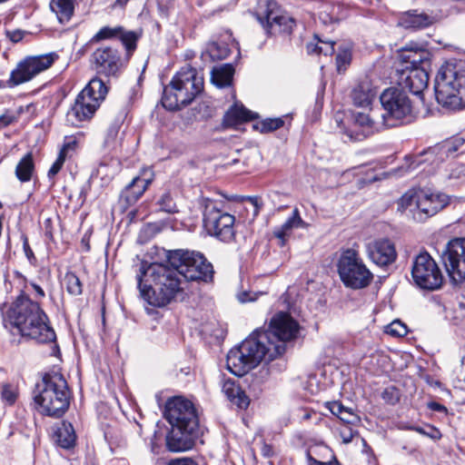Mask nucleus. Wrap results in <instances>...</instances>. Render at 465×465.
<instances>
[{
	"label": "nucleus",
	"instance_id": "09e8293b",
	"mask_svg": "<svg viewBox=\"0 0 465 465\" xmlns=\"http://www.w3.org/2000/svg\"><path fill=\"white\" fill-rule=\"evenodd\" d=\"M208 51L211 57L217 60L225 59L230 54V49L227 45L223 44L220 45L218 43H212L209 45Z\"/></svg>",
	"mask_w": 465,
	"mask_h": 465
},
{
	"label": "nucleus",
	"instance_id": "dca6fc26",
	"mask_svg": "<svg viewBox=\"0 0 465 465\" xmlns=\"http://www.w3.org/2000/svg\"><path fill=\"white\" fill-rule=\"evenodd\" d=\"M58 58L55 53L26 56L12 70V82L19 85L31 81L40 73L47 70Z\"/></svg>",
	"mask_w": 465,
	"mask_h": 465
},
{
	"label": "nucleus",
	"instance_id": "79ce46f5",
	"mask_svg": "<svg viewBox=\"0 0 465 465\" xmlns=\"http://www.w3.org/2000/svg\"><path fill=\"white\" fill-rule=\"evenodd\" d=\"M64 284L67 292L78 296L83 292V284L80 279L72 272H67L64 277Z\"/></svg>",
	"mask_w": 465,
	"mask_h": 465
},
{
	"label": "nucleus",
	"instance_id": "603ef678",
	"mask_svg": "<svg viewBox=\"0 0 465 465\" xmlns=\"http://www.w3.org/2000/svg\"><path fill=\"white\" fill-rule=\"evenodd\" d=\"M158 204L160 206V210L165 213H173L176 212V204L168 193H165L161 196L158 201Z\"/></svg>",
	"mask_w": 465,
	"mask_h": 465
},
{
	"label": "nucleus",
	"instance_id": "b1692460",
	"mask_svg": "<svg viewBox=\"0 0 465 465\" xmlns=\"http://www.w3.org/2000/svg\"><path fill=\"white\" fill-rule=\"evenodd\" d=\"M435 21L432 15L414 9L402 13L398 19V25L405 29L417 31L432 25Z\"/></svg>",
	"mask_w": 465,
	"mask_h": 465
},
{
	"label": "nucleus",
	"instance_id": "58836bf2",
	"mask_svg": "<svg viewBox=\"0 0 465 465\" xmlns=\"http://www.w3.org/2000/svg\"><path fill=\"white\" fill-rule=\"evenodd\" d=\"M116 39V27L103 26L93 37L85 44L84 48L90 50L94 45H104L107 41H114Z\"/></svg>",
	"mask_w": 465,
	"mask_h": 465
},
{
	"label": "nucleus",
	"instance_id": "20e7f679",
	"mask_svg": "<svg viewBox=\"0 0 465 465\" xmlns=\"http://www.w3.org/2000/svg\"><path fill=\"white\" fill-rule=\"evenodd\" d=\"M39 411L46 416L60 418L67 411L70 392L64 376L58 372L45 373L33 391Z\"/></svg>",
	"mask_w": 465,
	"mask_h": 465
},
{
	"label": "nucleus",
	"instance_id": "e433bc0d",
	"mask_svg": "<svg viewBox=\"0 0 465 465\" xmlns=\"http://www.w3.org/2000/svg\"><path fill=\"white\" fill-rule=\"evenodd\" d=\"M418 190H409L398 201V211L414 219L418 209Z\"/></svg>",
	"mask_w": 465,
	"mask_h": 465
},
{
	"label": "nucleus",
	"instance_id": "5701e85b",
	"mask_svg": "<svg viewBox=\"0 0 465 465\" xmlns=\"http://www.w3.org/2000/svg\"><path fill=\"white\" fill-rule=\"evenodd\" d=\"M354 126L352 130L346 131L351 141H359L379 132L383 126L381 122L372 119L369 114L357 113L353 114Z\"/></svg>",
	"mask_w": 465,
	"mask_h": 465
},
{
	"label": "nucleus",
	"instance_id": "774afa93",
	"mask_svg": "<svg viewBox=\"0 0 465 465\" xmlns=\"http://www.w3.org/2000/svg\"><path fill=\"white\" fill-rule=\"evenodd\" d=\"M7 34H8L10 40L14 43H17L20 40H22V38H23V33L21 31H13V32H8Z\"/></svg>",
	"mask_w": 465,
	"mask_h": 465
},
{
	"label": "nucleus",
	"instance_id": "c756f323",
	"mask_svg": "<svg viewBox=\"0 0 465 465\" xmlns=\"http://www.w3.org/2000/svg\"><path fill=\"white\" fill-rule=\"evenodd\" d=\"M222 391L227 399L240 409H246L249 406V398L233 380H224Z\"/></svg>",
	"mask_w": 465,
	"mask_h": 465
},
{
	"label": "nucleus",
	"instance_id": "69168bd1",
	"mask_svg": "<svg viewBox=\"0 0 465 465\" xmlns=\"http://www.w3.org/2000/svg\"><path fill=\"white\" fill-rule=\"evenodd\" d=\"M168 465H197L192 459H176L168 463Z\"/></svg>",
	"mask_w": 465,
	"mask_h": 465
},
{
	"label": "nucleus",
	"instance_id": "ddd939ff",
	"mask_svg": "<svg viewBox=\"0 0 465 465\" xmlns=\"http://www.w3.org/2000/svg\"><path fill=\"white\" fill-rule=\"evenodd\" d=\"M164 416L172 426L189 430L199 428L198 413L193 402L182 396L167 401Z\"/></svg>",
	"mask_w": 465,
	"mask_h": 465
},
{
	"label": "nucleus",
	"instance_id": "4468645a",
	"mask_svg": "<svg viewBox=\"0 0 465 465\" xmlns=\"http://www.w3.org/2000/svg\"><path fill=\"white\" fill-rule=\"evenodd\" d=\"M411 275L414 282L425 290H437L443 282L440 269L428 252H421L415 257Z\"/></svg>",
	"mask_w": 465,
	"mask_h": 465
},
{
	"label": "nucleus",
	"instance_id": "c03bdc74",
	"mask_svg": "<svg viewBox=\"0 0 465 465\" xmlns=\"http://www.w3.org/2000/svg\"><path fill=\"white\" fill-rule=\"evenodd\" d=\"M284 124L283 117L267 118L258 123L254 127L261 133H270L280 129Z\"/></svg>",
	"mask_w": 465,
	"mask_h": 465
},
{
	"label": "nucleus",
	"instance_id": "0e129e2a",
	"mask_svg": "<svg viewBox=\"0 0 465 465\" xmlns=\"http://www.w3.org/2000/svg\"><path fill=\"white\" fill-rule=\"evenodd\" d=\"M306 456L309 460V465H340L337 461H335V462H321V461L317 460L316 459H314L311 455V450H308L306 452Z\"/></svg>",
	"mask_w": 465,
	"mask_h": 465
},
{
	"label": "nucleus",
	"instance_id": "a211bd4d",
	"mask_svg": "<svg viewBox=\"0 0 465 465\" xmlns=\"http://www.w3.org/2000/svg\"><path fill=\"white\" fill-rule=\"evenodd\" d=\"M417 201L418 209L414 214V220L422 222L445 208L450 203V197L440 192L419 189Z\"/></svg>",
	"mask_w": 465,
	"mask_h": 465
},
{
	"label": "nucleus",
	"instance_id": "39448f33",
	"mask_svg": "<svg viewBox=\"0 0 465 465\" xmlns=\"http://www.w3.org/2000/svg\"><path fill=\"white\" fill-rule=\"evenodd\" d=\"M435 97L443 107L465 108V64L446 63L435 78Z\"/></svg>",
	"mask_w": 465,
	"mask_h": 465
},
{
	"label": "nucleus",
	"instance_id": "0eeeda50",
	"mask_svg": "<svg viewBox=\"0 0 465 465\" xmlns=\"http://www.w3.org/2000/svg\"><path fill=\"white\" fill-rule=\"evenodd\" d=\"M336 267L339 277L346 288L361 290L373 281V273L355 248L342 249Z\"/></svg>",
	"mask_w": 465,
	"mask_h": 465
},
{
	"label": "nucleus",
	"instance_id": "412c9836",
	"mask_svg": "<svg viewBox=\"0 0 465 465\" xmlns=\"http://www.w3.org/2000/svg\"><path fill=\"white\" fill-rule=\"evenodd\" d=\"M98 74L105 76L116 74V48L114 45H102L92 54Z\"/></svg>",
	"mask_w": 465,
	"mask_h": 465
},
{
	"label": "nucleus",
	"instance_id": "7ed1b4c3",
	"mask_svg": "<svg viewBox=\"0 0 465 465\" xmlns=\"http://www.w3.org/2000/svg\"><path fill=\"white\" fill-rule=\"evenodd\" d=\"M270 334L255 330L242 343L230 350L227 369L235 376H243L262 361L269 362L282 355V345H272Z\"/></svg>",
	"mask_w": 465,
	"mask_h": 465
},
{
	"label": "nucleus",
	"instance_id": "ea45409f",
	"mask_svg": "<svg viewBox=\"0 0 465 465\" xmlns=\"http://www.w3.org/2000/svg\"><path fill=\"white\" fill-rule=\"evenodd\" d=\"M335 43L332 41H324L318 35L309 42L306 45L308 54L331 55L334 52Z\"/></svg>",
	"mask_w": 465,
	"mask_h": 465
},
{
	"label": "nucleus",
	"instance_id": "49530a36",
	"mask_svg": "<svg viewBox=\"0 0 465 465\" xmlns=\"http://www.w3.org/2000/svg\"><path fill=\"white\" fill-rule=\"evenodd\" d=\"M408 430H414L423 436H426L433 440H438L442 437L441 432L436 427L426 424L424 427L420 426H410Z\"/></svg>",
	"mask_w": 465,
	"mask_h": 465
},
{
	"label": "nucleus",
	"instance_id": "13d9d810",
	"mask_svg": "<svg viewBox=\"0 0 465 465\" xmlns=\"http://www.w3.org/2000/svg\"><path fill=\"white\" fill-rule=\"evenodd\" d=\"M21 240L23 242V249H24L26 258L28 259V261L30 262H33V261H35V256L34 254L33 250L31 249V247L29 245L27 236L25 233H22Z\"/></svg>",
	"mask_w": 465,
	"mask_h": 465
},
{
	"label": "nucleus",
	"instance_id": "2eb2a0df",
	"mask_svg": "<svg viewBox=\"0 0 465 465\" xmlns=\"http://www.w3.org/2000/svg\"><path fill=\"white\" fill-rule=\"evenodd\" d=\"M441 258L446 271L454 283L465 281V238L456 237L450 240Z\"/></svg>",
	"mask_w": 465,
	"mask_h": 465
},
{
	"label": "nucleus",
	"instance_id": "473e14b6",
	"mask_svg": "<svg viewBox=\"0 0 465 465\" xmlns=\"http://www.w3.org/2000/svg\"><path fill=\"white\" fill-rule=\"evenodd\" d=\"M256 115L242 104L235 103L224 114L223 123L233 126L245 121L254 119Z\"/></svg>",
	"mask_w": 465,
	"mask_h": 465
},
{
	"label": "nucleus",
	"instance_id": "4be33fe9",
	"mask_svg": "<svg viewBox=\"0 0 465 465\" xmlns=\"http://www.w3.org/2000/svg\"><path fill=\"white\" fill-rule=\"evenodd\" d=\"M198 435V430H183L172 426L166 436V447L170 451L180 452L191 450Z\"/></svg>",
	"mask_w": 465,
	"mask_h": 465
},
{
	"label": "nucleus",
	"instance_id": "bb28decb",
	"mask_svg": "<svg viewBox=\"0 0 465 465\" xmlns=\"http://www.w3.org/2000/svg\"><path fill=\"white\" fill-rule=\"evenodd\" d=\"M400 57L409 67L425 66L427 70L430 67V54L416 44L406 45L402 48Z\"/></svg>",
	"mask_w": 465,
	"mask_h": 465
},
{
	"label": "nucleus",
	"instance_id": "1a4fd4ad",
	"mask_svg": "<svg viewBox=\"0 0 465 465\" xmlns=\"http://www.w3.org/2000/svg\"><path fill=\"white\" fill-rule=\"evenodd\" d=\"M380 101L384 111L381 115L384 127L397 126L411 114V102L406 92L399 87L385 89L380 95Z\"/></svg>",
	"mask_w": 465,
	"mask_h": 465
},
{
	"label": "nucleus",
	"instance_id": "7c9ffc66",
	"mask_svg": "<svg viewBox=\"0 0 465 465\" xmlns=\"http://www.w3.org/2000/svg\"><path fill=\"white\" fill-rule=\"evenodd\" d=\"M141 37V33L134 31H126L123 27L118 26V40L125 49L123 58H118V62L127 63L134 52L136 50L137 42Z\"/></svg>",
	"mask_w": 465,
	"mask_h": 465
},
{
	"label": "nucleus",
	"instance_id": "aec40b11",
	"mask_svg": "<svg viewBox=\"0 0 465 465\" xmlns=\"http://www.w3.org/2000/svg\"><path fill=\"white\" fill-rule=\"evenodd\" d=\"M368 258L378 266L384 267L393 263L397 258L394 243L388 238H379L366 243Z\"/></svg>",
	"mask_w": 465,
	"mask_h": 465
},
{
	"label": "nucleus",
	"instance_id": "f257e3e1",
	"mask_svg": "<svg viewBox=\"0 0 465 465\" xmlns=\"http://www.w3.org/2000/svg\"><path fill=\"white\" fill-rule=\"evenodd\" d=\"M4 322L15 328L26 340L37 343H50L56 340L49 317L39 302L33 301L25 292L11 302L4 315Z\"/></svg>",
	"mask_w": 465,
	"mask_h": 465
},
{
	"label": "nucleus",
	"instance_id": "9b49d317",
	"mask_svg": "<svg viewBox=\"0 0 465 465\" xmlns=\"http://www.w3.org/2000/svg\"><path fill=\"white\" fill-rule=\"evenodd\" d=\"M464 143L465 139L458 136L430 147L428 150L418 155L406 156L404 164L399 169L401 173L400 174L402 175L405 173H409L426 163L430 164H438L439 163L443 162L446 158L453 156Z\"/></svg>",
	"mask_w": 465,
	"mask_h": 465
},
{
	"label": "nucleus",
	"instance_id": "72a5a7b5",
	"mask_svg": "<svg viewBox=\"0 0 465 465\" xmlns=\"http://www.w3.org/2000/svg\"><path fill=\"white\" fill-rule=\"evenodd\" d=\"M116 148V126L112 124L105 132L102 149L104 151V159L101 167L105 166L114 160V153Z\"/></svg>",
	"mask_w": 465,
	"mask_h": 465
},
{
	"label": "nucleus",
	"instance_id": "4c0bfd02",
	"mask_svg": "<svg viewBox=\"0 0 465 465\" xmlns=\"http://www.w3.org/2000/svg\"><path fill=\"white\" fill-rule=\"evenodd\" d=\"M51 10L55 13L60 23L68 22L74 13L73 0H52Z\"/></svg>",
	"mask_w": 465,
	"mask_h": 465
},
{
	"label": "nucleus",
	"instance_id": "37998d69",
	"mask_svg": "<svg viewBox=\"0 0 465 465\" xmlns=\"http://www.w3.org/2000/svg\"><path fill=\"white\" fill-rule=\"evenodd\" d=\"M351 61V47L344 45L339 47V52L336 56L337 70L339 73L344 72Z\"/></svg>",
	"mask_w": 465,
	"mask_h": 465
},
{
	"label": "nucleus",
	"instance_id": "a878e982",
	"mask_svg": "<svg viewBox=\"0 0 465 465\" xmlns=\"http://www.w3.org/2000/svg\"><path fill=\"white\" fill-rule=\"evenodd\" d=\"M310 224L302 220L297 207L292 210V215L280 226L273 230V235L284 246L294 229H308Z\"/></svg>",
	"mask_w": 465,
	"mask_h": 465
},
{
	"label": "nucleus",
	"instance_id": "c9c22d12",
	"mask_svg": "<svg viewBox=\"0 0 465 465\" xmlns=\"http://www.w3.org/2000/svg\"><path fill=\"white\" fill-rule=\"evenodd\" d=\"M149 183V179L134 177L132 183L126 186V189L122 193L121 198L125 197V200L128 203L137 201L146 190Z\"/></svg>",
	"mask_w": 465,
	"mask_h": 465
},
{
	"label": "nucleus",
	"instance_id": "e2e57ef3",
	"mask_svg": "<svg viewBox=\"0 0 465 465\" xmlns=\"http://www.w3.org/2000/svg\"><path fill=\"white\" fill-rule=\"evenodd\" d=\"M394 394H396V390L394 388H388L382 392V398L390 403L394 404L399 400L398 395Z\"/></svg>",
	"mask_w": 465,
	"mask_h": 465
},
{
	"label": "nucleus",
	"instance_id": "680f3d73",
	"mask_svg": "<svg viewBox=\"0 0 465 465\" xmlns=\"http://www.w3.org/2000/svg\"><path fill=\"white\" fill-rule=\"evenodd\" d=\"M104 440L108 443V446H109V449H110L111 452H114V443H115L114 429L112 427L108 426L104 430Z\"/></svg>",
	"mask_w": 465,
	"mask_h": 465
},
{
	"label": "nucleus",
	"instance_id": "cd10ccee",
	"mask_svg": "<svg viewBox=\"0 0 465 465\" xmlns=\"http://www.w3.org/2000/svg\"><path fill=\"white\" fill-rule=\"evenodd\" d=\"M377 95V88L372 82L365 78L359 82L351 90V98L355 106L369 107Z\"/></svg>",
	"mask_w": 465,
	"mask_h": 465
},
{
	"label": "nucleus",
	"instance_id": "6e6d98bb",
	"mask_svg": "<svg viewBox=\"0 0 465 465\" xmlns=\"http://www.w3.org/2000/svg\"><path fill=\"white\" fill-rule=\"evenodd\" d=\"M339 433L342 442L348 444L351 442L354 436L357 434V431L352 430V428L348 425H343L341 428H340Z\"/></svg>",
	"mask_w": 465,
	"mask_h": 465
},
{
	"label": "nucleus",
	"instance_id": "338daca9",
	"mask_svg": "<svg viewBox=\"0 0 465 465\" xmlns=\"http://www.w3.org/2000/svg\"><path fill=\"white\" fill-rule=\"evenodd\" d=\"M14 121H15V116L12 114H4L0 115V124H1L2 128L9 125Z\"/></svg>",
	"mask_w": 465,
	"mask_h": 465
},
{
	"label": "nucleus",
	"instance_id": "423d86ee",
	"mask_svg": "<svg viewBox=\"0 0 465 465\" xmlns=\"http://www.w3.org/2000/svg\"><path fill=\"white\" fill-rule=\"evenodd\" d=\"M203 74L195 68L189 65L183 67L164 88L163 106L174 111L188 105L203 92Z\"/></svg>",
	"mask_w": 465,
	"mask_h": 465
},
{
	"label": "nucleus",
	"instance_id": "4d7b16f0",
	"mask_svg": "<svg viewBox=\"0 0 465 465\" xmlns=\"http://www.w3.org/2000/svg\"><path fill=\"white\" fill-rule=\"evenodd\" d=\"M327 407L330 410V411L333 415L337 416L339 419L341 418V416L344 413V411L347 409L339 401L328 402Z\"/></svg>",
	"mask_w": 465,
	"mask_h": 465
},
{
	"label": "nucleus",
	"instance_id": "6e6552de",
	"mask_svg": "<svg viewBox=\"0 0 465 465\" xmlns=\"http://www.w3.org/2000/svg\"><path fill=\"white\" fill-rule=\"evenodd\" d=\"M166 258L171 266L186 281L208 282L213 279V265L199 252L173 250L167 252Z\"/></svg>",
	"mask_w": 465,
	"mask_h": 465
},
{
	"label": "nucleus",
	"instance_id": "9d476101",
	"mask_svg": "<svg viewBox=\"0 0 465 465\" xmlns=\"http://www.w3.org/2000/svg\"><path fill=\"white\" fill-rule=\"evenodd\" d=\"M256 16L267 35H289L295 26L294 19L283 12L275 0H261Z\"/></svg>",
	"mask_w": 465,
	"mask_h": 465
},
{
	"label": "nucleus",
	"instance_id": "a19ab883",
	"mask_svg": "<svg viewBox=\"0 0 465 465\" xmlns=\"http://www.w3.org/2000/svg\"><path fill=\"white\" fill-rule=\"evenodd\" d=\"M233 68L230 64H224L213 71V82L219 87H224L231 84Z\"/></svg>",
	"mask_w": 465,
	"mask_h": 465
},
{
	"label": "nucleus",
	"instance_id": "6ab92c4d",
	"mask_svg": "<svg viewBox=\"0 0 465 465\" xmlns=\"http://www.w3.org/2000/svg\"><path fill=\"white\" fill-rule=\"evenodd\" d=\"M429 73L425 66L409 67L399 72L398 84L403 91L408 90L415 95H421L428 87Z\"/></svg>",
	"mask_w": 465,
	"mask_h": 465
},
{
	"label": "nucleus",
	"instance_id": "5fc2aeb1",
	"mask_svg": "<svg viewBox=\"0 0 465 465\" xmlns=\"http://www.w3.org/2000/svg\"><path fill=\"white\" fill-rule=\"evenodd\" d=\"M156 226L153 224H146L140 231L138 241L140 242H145L151 239L156 233Z\"/></svg>",
	"mask_w": 465,
	"mask_h": 465
},
{
	"label": "nucleus",
	"instance_id": "052dcab7",
	"mask_svg": "<svg viewBox=\"0 0 465 465\" xmlns=\"http://www.w3.org/2000/svg\"><path fill=\"white\" fill-rule=\"evenodd\" d=\"M76 144H77V141H76V139L74 137H73V136H66L65 140H64V143L63 144V147H62V149L60 150L59 153H64V156L66 157L67 152L70 151V150H74Z\"/></svg>",
	"mask_w": 465,
	"mask_h": 465
},
{
	"label": "nucleus",
	"instance_id": "f3484780",
	"mask_svg": "<svg viewBox=\"0 0 465 465\" xmlns=\"http://www.w3.org/2000/svg\"><path fill=\"white\" fill-rule=\"evenodd\" d=\"M299 323L288 313L279 312L275 313L269 324L266 333L270 334V340L273 341L272 345H282V354L286 351V344L298 337Z\"/></svg>",
	"mask_w": 465,
	"mask_h": 465
},
{
	"label": "nucleus",
	"instance_id": "3c124183",
	"mask_svg": "<svg viewBox=\"0 0 465 465\" xmlns=\"http://www.w3.org/2000/svg\"><path fill=\"white\" fill-rule=\"evenodd\" d=\"M387 334L394 337H403L407 334V327L401 321H393L385 330Z\"/></svg>",
	"mask_w": 465,
	"mask_h": 465
},
{
	"label": "nucleus",
	"instance_id": "bf43d9fd",
	"mask_svg": "<svg viewBox=\"0 0 465 465\" xmlns=\"http://www.w3.org/2000/svg\"><path fill=\"white\" fill-rule=\"evenodd\" d=\"M340 420L346 424H354L359 421V417L351 409L347 408Z\"/></svg>",
	"mask_w": 465,
	"mask_h": 465
},
{
	"label": "nucleus",
	"instance_id": "864d4df0",
	"mask_svg": "<svg viewBox=\"0 0 465 465\" xmlns=\"http://www.w3.org/2000/svg\"><path fill=\"white\" fill-rule=\"evenodd\" d=\"M65 162V156L64 153H59L56 160L50 167L47 176L49 179H53L62 169L64 163Z\"/></svg>",
	"mask_w": 465,
	"mask_h": 465
},
{
	"label": "nucleus",
	"instance_id": "f704fd0d",
	"mask_svg": "<svg viewBox=\"0 0 465 465\" xmlns=\"http://www.w3.org/2000/svg\"><path fill=\"white\" fill-rule=\"evenodd\" d=\"M35 172L34 156L31 152L25 154L15 167V176L21 183H27L32 179Z\"/></svg>",
	"mask_w": 465,
	"mask_h": 465
},
{
	"label": "nucleus",
	"instance_id": "f03ea898",
	"mask_svg": "<svg viewBox=\"0 0 465 465\" xmlns=\"http://www.w3.org/2000/svg\"><path fill=\"white\" fill-rule=\"evenodd\" d=\"M137 280L142 296L154 307L169 304L183 290L177 270L163 263L142 262Z\"/></svg>",
	"mask_w": 465,
	"mask_h": 465
},
{
	"label": "nucleus",
	"instance_id": "393cba45",
	"mask_svg": "<svg viewBox=\"0 0 465 465\" xmlns=\"http://www.w3.org/2000/svg\"><path fill=\"white\" fill-rule=\"evenodd\" d=\"M107 87L103 80L99 78L92 79L88 84L78 94L75 100L91 104L98 109L101 102L105 98Z\"/></svg>",
	"mask_w": 465,
	"mask_h": 465
},
{
	"label": "nucleus",
	"instance_id": "de8ad7c7",
	"mask_svg": "<svg viewBox=\"0 0 465 465\" xmlns=\"http://www.w3.org/2000/svg\"><path fill=\"white\" fill-rule=\"evenodd\" d=\"M267 293V291H253L252 290H244L242 288L236 294L237 300L241 303L245 302H252L259 299L260 296L265 295Z\"/></svg>",
	"mask_w": 465,
	"mask_h": 465
},
{
	"label": "nucleus",
	"instance_id": "f8f14e48",
	"mask_svg": "<svg viewBox=\"0 0 465 465\" xmlns=\"http://www.w3.org/2000/svg\"><path fill=\"white\" fill-rule=\"evenodd\" d=\"M235 217L220 210L217 204L208 200L203 212V225L208 233L222 242H231L235 237Z\"/></svg>",
	"mask_w": 465,
	"mask_h": 465
},
{
	"label": "nucleus",
	"instance_id": "a18cd8bd",
	"mask_svg": "<svg viewBox=\"0 0 465 465\" xmlns=\"http://www.w3.org/2000/svg\"><path fill=\"white\" fill-rule=\"evenodd\" d=\"M447 172V178L450 181L459 183L465 180V163H451L449 164Z\"/></svg>",
	"mask_w": 465,
	"mask_h": 465
},
{
	"label": "nucleus",
	"instance_id": "2f4dec72",
	"mask_svg": "<svg viewBox=\"0 0 465 465\" xmlns=\"http://www.w3.org/2000/svg\"><path fill=\"white\" fill-rule=\"evenodd\" d=\"M54 440L63 449L74 447L76 435L73 425L66 421H62L58 424L54 432Z\"/></svg>",
	"mask_w": 465,
	"mask_h": 465
},
{
	"label": "nucleus",
	"instance_id": "c85d7f7f",
	"mask_svg": "<svg viewBox=\"0 0 465 465\" xmlns=\"http://www.w3.org/2000/svg\"><path fill=\"white\" fill-rule=\"evenodd\" d=\"M96 110L94 105L91 104L74 100V104L66 114L65 121L71 126L79 127L83 122L90 121Z\"/></svg>",
	"mask_w": 465,
	"mask_h": 465
},
{
	"label": "nucleus",
	"instance_id": "8fccbe9b",
	"mask_svg": "<svg viewBox=\"0 0 465 465\" xmlns=\"http://www.w3.org/2000/svg\"><path fill=\"white\" fill-rule=\"evenodd\" d=\"M17 388L11 384H5L1 390V398L4 401L12 405L17 399Z\"/></svg>",
	"mask_w": 465,
	"mask_h": 465
}]
</instances>
